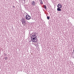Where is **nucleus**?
<instances>
[{"label":"nucleus","mask_w":74,"mask_h":74,"mask_svg":"<svg viewBox=\"0 0 74 74\" xmlns=\"http://www.w3.org/2000/svg\"><path fill=\"white\" fill-rule=\"evenodd\" d=\"M31 40L32 42H37V36L36 33H32V36H31Z\"/></svg>","instance_id":"f257e3e1"},{"label":"nucleus","mask_w":74,"mask_h":74,"mask_svg":"<svg viewBox=\"0 0 74 74\" xmlns=\"http://www.w3.org/2000/svg\"><path fill=\"white\" fill-rule=\"evenodd\" d=\"M25 18L27 20H30L31 19V16L28 15H26Z\"/></svg>","instance_id":"f03ea898"},{"label":"nucleus","mask_w":74,"mask_h":74,"mask_svg":"<svg viewBox=\"0 0 74 74\" xmlns=\"http://www.w3.org/2000/svg\"><path fill=\"white\" fill-rule=\"evenodd\" d=\"M21 21L22 22V24H23V23H24V24H25V23H26V21H25V20L23 18L21 20Z\"/></svg>","instance_id":"7ed1b4c3"},{"label":"nucleus","mask_w":74,"mask_h":74,"mask_svg":"<svg viewBox=\"0 0 74 74\" xmlns=\"http://www.w3.org/2000/svg\"><path fill=\"white\" fill-rule=\"evenodd\" d=\"M60 7H61V8H62V4H61L60 3H59L57 5V7L58 8H60Z\"/></svg>","instance_id":"20e7f679"},{"label":"nucleus","mask_w":74,"mask_h":74,"mask_svg":"<svg viewBox=\"0 0 74 74\" xmlns=\"http://www.w3.org/2000/svg\"><path fill=\"white\" fill-rule=\"evenodd\" d=\"M31 4L32 5H35V2L34 1H32Z\"/></svg>","instance_id":"39448f33"},{"label":"nucleus","mask_w":74,"mask_h":74,"mask_svg":"<svg viewBox=\"0 0 74 74\" xmlns=\"http://www.w3.org/2000/svg\"><path fill=\"white\" fill-rule=\"evenodd\" d=\"M60 8H62V7H60V8H57V11H61V9Z\"/></svg>","instance_id":"423d86ee"},{"label":"nucleus","mask_w":74,"mask_h":74,"mask_svg":"<svg viewBox=\"0 0 74 74\" xmlns=\"http://www.w3.org/2000/svg\"><path fill=\"white\" fill-rule=\"evenodd\" d=\"M39 2H40V4H42V1L41 0H39Z\"/></svg>","instance_id":"0eeeda50"},{"label":"nucleus","mask_w":74,"mask_h":74,"mask_svg":"<svg viewBox=\"0 0 74 74\" xmlns=\"http://www.w3.org/2000/svg\"><path fill=\"white\" fill-rule=\"evenodd\" d=\"M43 8H45L46 10L47 9V7H46V6H45V5H43Z\"/></svg>","instance_id":"6e6552de"},{"label":"nucleus","mask_w":74,"mask_h":74,"mask_svg":"<svg viewBox=\"0 0 74 74\" xmlns=\"http://www.w3.org/2000/svg\"><path fill=\"white\" fill-rule=\"evenodd\" d=\"M50 18V17H49V16H47V19H48L49 20V19Z\"/></svg>","instance_id":"1a4fd4ad"},{"label":"nucleus","mask_w":74,"mask_h":74,"mask_svg":"<svg viewBox=\"0 0 74 74\" xmlns=\"http://www.w3.org/2000/svg\"><path fill=\"white\" fill-rule=\"evenodd\" d=\"M7 59H8V57H5V59H6V60H7Z\"/></svg>","instance_id":"9d476101"},{"label":"nucleus","mask_w":74,"mask_h":74,"mask_svg":"<svg viewBox=\"0 0 74 74\" xmlns=\"http://www.w3.org/2000/svg\"><path fill=\"white\" fill-rule=\"evenodd\" d=\"M13 8H15V6H13Z\"/></svg>","instance_id":"9b49d317"},{"label":"nucleus","mask_w":74,"mask_h":74,"mask_svg":"<svg viewBox=\"0 0 74 74\" xmlns=\"http://www.w3.org/2000/svg\"><path fill=\"white\" fill-rule=\"evenodd\" d=\"M72 53H73V54H74V52H72Z\"/></svg>","instance_id":"f8f14e48"},{"label":"nucleus","mask_w":74,"mask_h":74,"mask_svg":"<svg viewBox=\"0 0 74 74\" xmlns=\"http://www.w3.org/2000/svg\"><path fill=\"white\" fill-rule=\"evenodd\" d=\"M73 52H74V49L73 50Z\"/></svg>","instance_id":"ddd939ff"},{"label":"nucleus","mask_w":74,"mask_h":74,"mask_svg":"<svg viewBox=\"0 0 74 74\" xmlns=\"http://www.w3.org/2000/svg\"><path fill=\"white\" fill-rule=\"evenodd\" d=\"M24 1H25V0H24Z\"/></svg>","instance_id":"4468645a"}]
</instances>
